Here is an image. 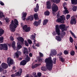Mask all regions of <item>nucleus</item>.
<instances>
[{
    "label": "nucleus",
    "instance_id": "c85d7f7f",
    "mask_svg": "<svg viewBox=\"0 0 77 77\" xmlns=\"http://www.w3.org/2000/svg\"><path fill=\"white\" fill-rule=\"evenodd\" d=\"M48 22V20L47 19L43 21V25H45L46 24H47V23Z\"/></svg>",
    "mask_w": 77,
    "mask_h": 77
},
{
    "label": "nucleus",
    "instance_id": "864d4df0",
    "mask_svg": "<svg viewBox=\"0 0 77 77\" xmlns=\"http://www.w3.org/2000/svg\"><path fill=\"white\" fill-rule=\"evenodd\" d=\"M39 55L41 57H43V54H42V53H41V52H39Z\"/></svg>",
    "mask_w": 77,
    "mask_h": 77
},
{
    "label": "nucleus",
    "instance_id": "f704fd0d",
    "mask_svg": "<svg viewBox=\"0 0 77 77\" xmlns=\"http://www.w3.org/2000/svg\"><path fill=\"white\" fill-rule=\"evenodd\" d=\"M14 22L16 25H17V26H18V21H17V20L16 19H14Z\"/></svg>",
    "mask_w": 77,
    "mask_h": 77
},
{
    "label": "nucleus",
    "instance_id": "6ab92c4d",
    "mask_svg": "<svg viewBox=\"0 0 77 77\" xmlns=\"http://www.w3.org/2000/svg\"><path fill=\"white\" fill-rule=\"evenodd\" d=\"M64 8L65 9V11H63V14H69V11H68V10H67V8H66V7H64Z\"/></svg>",
    "mask_w": 77,
    "mask_h": 77
},
{
    "label": "nucleus",
    "instance_id": "c9c22d12",
    "mask_svg": "<svg viewBox=\"0 0 77 77\" xmlns=\"http://www.w3.org/2000/svg\"><path fill=\"white\" fill-rule=\"evenodd\" d=\"M41 70H42V71H46V70H47V69H46V68H45V66H42L41 68Z\"/></svg>",
    "mask_w": 77,
    "mask_h": 77
},
{
    "label": "nucleus",
    "instance_id": "a19ab883",
    "mask_svg": "<svg viewBox=\"0 0 77 77\" xmlns=\"http://www.w3.org/2000/svg\"><path fill=\"white\" fill-rule=\"evenodd\" d=\"M56 58H54L53 59V63L54 64H56Z\"/></svg>",
    "mask_w": 77,
    "mask_h": 77
},
{
    "label": "nucleus",
    "instance_id": "e2e57ef3",
    "mask_svg": "<svg viewBox=\"0 0 77 77\" xmlns=\"http://www.w3.org/2000/svg\"><path fill=\"white\" fill-rule=\"evenodd\" d=\"M12 69L14 70H15V66H13V69Z\"/></svg>",
    "mask_w": 77,
    "mask_h": 77
},
{
    "label": "nucleus",
    "instance_id": "2eb2a0df",
    "mask_svg": "<svg viewBox=\"0 0 77 77\" xmlns=\"http://www.w3.org/2000/svg\"><path fill=\"white\" fill-rule=\"evenodd\" d=\"M57 54V52L56 50H52L51 51V53L50 54V56L52 55H56Z\"/></svg>",
    "mask_w": 77,
    "mask_h": 77
},
{
    "label": "nucleus",
    "instance_id": "09e8293b",
    "mask_svg": "<svg viewBox=\"0 0 77 77\" xmlns=\"http://www.w3.org/2000/svg\"><path fill=\"white\" fill-rule=\"evenodd\" d=\"M10 39L11 40V41H14V37L12 36H11L10 38Z\"/></svg>",
    "mask_w": 77,
    "mask_h": 77
},
{
    "label": "nucleus",
    "instance_id": "9b49d317",
    "mask_svg": "<svg viewBox=\"0 0 77 77\" xmlns=\"http://www.w3.org/2000/svg\"><path fill=\"white\" fill-rule=\"evenodd\" d=\"M23 29L26 32H30V27H27V25H25L23 27Z\"/></svg>",
    "mask_w": 77,
    "mask_h": 77
},
{
    "label": "nucleus",
    "instance_id": "ddd939ff",
    "mask_svg": "<svg viewBox=\"0 0 77 77\" xmlns=\"http://www.w3.org/2000/svg\"><path fill=\"white\" fill-rule=\"evenodd\" d=\"M56 32L58 35H60V29L59 28V25H57L56 26Z\"/></svg>",
    "mask_w": 77,
    "mask_h": 77
},
{
    "label": "nucleus",
    "instance_id": "1a4fd4ad",
    "mask_svg": "<svg viewBox=\"0 0 77 77\" xmlns=\"http://www.w3.org/2000/svg\"><path fill=\"white\" fill-rule=\"evenodd\" d=\"M52 9L53 12H56L58 11V7L55 4H53Z\"/></svg>",
    "mask_w": 77,
    "mask_h": 77
},
{
    "label": "nucleus",
    "instance_id": "39448f33",
    "mask_svg": "<svg viewBox=\"0 0 77 77\" xmlns=\"http://www.w3.org/2000/svg\"><path fill=\"white\" fill-rule=\"evenodd\" d=\"M30 57H29L28 55H26V61L25 60H23L21 62H20V65H25L27 62L30 61Z\"/></svg>",
    "mask_w": 77,
    "mask_h": 77
},
{
    "label": "nucleus",
    "instance_id": "f3484780",
    "mask_svg": "<svg viewBox=\"0 0 77 77\" xmlns=\"http://www.w3.org/2000/svg\"><path fill=\"white\" fill-rule=\"evenodd\" d=\"M21 54V53L20 51H17L16 53H15L14 55V56H16V58H18L19 57V55L18 54L20 55Z\"/></svg>",
    "mask_w": 77,
    "mask_h": 77
},
{
    "label": "nucleus",
    "instance_id": "49530a36",
    "mask_svg": "<svg viewBox=\"0 0 77 77\" xmlns=\"http://www.w3.org/2000/svg\"><path fill=\"white\" fill-rule=\"evenodd\" d=\"M64 53L65 54H68V52L67 51H64Z\"/></svg>",
    "mask_w": 77,
    "mask_h": 77
},
{
    "label": "nucleus",
    "instance_id": "69168bd1",
    "mask_svg": "<svg viewBox=\"0 0 77 77\" xmlns=\"http://www.w3.org/2000/svg\"><path fill=\"white\" fill-rule=\"evenodd\" d=\"M0 24L1 25H2V22L0 21Z\"/></svg>",
    "mask_w": 77,
    "mask_h": 77
},
{
    "label": "nucleus",
    "instance_id": "b1692460",
    "mask_svg": "<svg viewBox=\"0 0 77 77\" xmlns=\"http://www.w3.org/2000/svg\"><path fill=\"white\" fill-rule=\"evenodd\" d=\"M4 33L5 30L2 29H0V36H1Z\"/></svg>",
    "mask_w": 77,
    "mask_h": 77
},
{
    "label": "nucleus",
    "instance_id": "052dcab7",
    "mask_svg": "<svg viewBox=\"0 0 77 77\" xmlns=\"http://www.w3.org/2000/svg\"><path fill=\"white\" fill-rule=\"evenodd\" d=\"M32 47L34 49H36V47H35L34 46V45H33L32 46Z\"/></svg>",
    "mask_w": 77,
    "mask_h": 77
},
{
    "label": "nucleus",
    "instance_id": "4be33fe9",
    "mask_svg": "<svg viewBox=\"0 0 77 77\" xmlns=\"http://www.w3.org/2000/svg\"><path fill=\"white\" fill-rule=\"evenodd\" d=\"M33 16L31 15L30 16H29L27 19V20H30V21H33Z\"/></svg>",
    "mask_w": 77,
    "mask_h": 77
},
{
    "label": "nucleus",
    "instance_id": "8fccbe9b",
    "mask_svg": "<svg viewBox=\"0 0 77 77\" xmlns=\"http://www.w3.org/2000/svg\"><path fill=\"white\" fill-rule=\"evenodd\" d=\"M42 75V74H41V72H38L37 73V75L39 77H41V76Z\"/></svg>",
    "mask_w": 77,
    "mask_h": 77
},
{
    "label": "nucleus",
    "instance_id": "7ed1b4c3",
    "mask_svg": "<svg viewBox=\"0 0 77 77\" xmlns=\"http://www.w3.org/2000/svg\"><path fill=\"white\" fill-rule=\"evenodd\" d=\"M59 28L61 30H62V32H61V35L63 36H64L65 35V32L64 31H66L67 30V29L66 28L65 25L63 24H62L59 25Z\"/></svg>",
    "mask_w": 77,
    "mask_h": 77
},
{
    "label": "nucleus",
    "instance_id": "473e14b6",
    "mask_svg": "<svg viewBox=\"0 0 77 77\" xmlns=\"http://www.w3.org/2000/svg\"><path fill=\"white\" fill-rule=\"evenodd\" d=\"M39 64H35V65L32 66V68L33 69L35 68H36V67H37V66H39Z\"/></svg>",
    "mask_w": 77,
    "mask_h": 77
},
{
    "label": "nucleus",
    "instance_id": "4c0bfd02",
    "mask_svg": "<svg viewBox=\"0 0 77 77\" xmlns=\"http://www.w3.org/2000/svg\"><path fill=\"white\" fill-rule=\"evenodd\" d=\"M75 54V52L73 51H72L70 52V54L71 56H74Z\"/></svg>",
    "mask_w": 77,
    "mask_h": 77
},
{
    "label": "nucleus",
    "instance_id": "9d476101",
    "mask_svg": "<svg viewBox=\"0 0 77 77\" xmlns=\"http://www.w3.org/2000/svg\"><path fill=\"white\" fill-rule=\"evenodd\" d=\"M7 62L9 66H10V65H12L13 63H14V60L11 57H8V58L7 60Z\"/></svg>",
    "mask_w": 77,
    "mask_h": 77
},
{
    "label": "nucleus",
    "instance_id": "72a5a7b5",
    "mask_svg": "<svg viewBox=\"0 0 77 77\" xmlns=\"http://www.w3.org/2000/svg\"><path fill=\"white\" fill-rule=\"evenodd\" d=\"M72 8V10L73 11H75L77 10V7L74 5L73 6Z\"/></svg>",
    "mask_w": 77,
    "mask_h": 77
},
{
    "label": "nucleus",
    "instance_id": "393cba45",
    "mask_svg": "<svg viewBox=\"0 0 77 77\" xmlns=\"http://www.w3.org/2000/svg\"><path fill=\"white\" fill-rule=\"evenodd\" d=\"M24 50L23 51V53L25 54V53H26L28 54V50L27 48H24Z\"/></svg>",
    "mask_w": 77,
    "mask_h": 77
},
{
    "label": "nucleus",
    "instance_id": "4468645a",
    "mask_svg": "<svg viewBox=\"0 0 77 77\" xmlns=\"http://www.w3.org/2000/svg\"><path fill=\"white\" fill-rule=\"evenodd\" d=\"M1 66H2V68H4V69H6V68H7L8 67V65L7 64L3 63L1 64Z\"/></svg>",
    "mask_w": 77,
    "mask_h": 77
},
{
    "label": "nucleus",
    "instance_id": "f257e3e1",
    "mask_svg": "<svg viewBox=\"0 0 77 77\" xmlns=\"http://www.w3.org/2000/svg\"><path fill=\"white\" fill-rule=\"evenodd\" d=\"M46 63V67L49 71H51L53 67V61L51 58H46L45 60Z\"/></svg>",
    "mask_w": 77,
    "mask_h": 77
},
{
    "label": "nucleus",
    "instance_id": "6e6552de",
    "mask_svg": "<svg viewBox=\"0 0 77 77\" xmlns=\"http://www.w3.org/2000/svg\"><path fill=\"white\" fill-rule=\"evenodd\" d=\"M8 50V45L6 44H0V50Z\"/></svg>",
    "mask_w": 77,
    "mask_h": 77
},
{
    "label": "nucleus",
    "instance_id": "aec40b11",
    "mask_svg": "<svg viewBox=\"0 0 77 77\" xmlns=\"http://www.w3.org/2000/svg\"><path fill=\"white\" fill-rule=\"evenodd\" d=\"M34 19L35 20H39V18H38V14L37 13H36L34 15Z\"/></svg>",
    "mask_w": 77,
    "mask_h": 77
},
{
    "label": "nucleus",
    "instance_id": "a878e982",
    "mask_svg": "<svg viewBox=\"0 0 77 77\" xmlns=\"http://www.w3.org/2000/svg\"><path fill=\"white\" fill-rule=\"evenodd\" d=\"M19 43H17V48L16 49V50H20V48H22V46L20 45H18Z\"/></svg>",
    "mask_w": 77,
    "mask_h": 77
},
{
    "label": "nucleus",
    "instance_id": "7c9ffc66",
    "mask_svg": "<svg viewBox=\"0 0 77 77\" xmlns=\"http://www.w3.org/2000/svg\"><path fill=\"white\" fill-rule=\"evenodd\" d=\"M4 41V38L2 36L0 37V43H3Z\"/></svg>",
    "mask_w": 77,
    "mask_h": 77
},
{
    "label": "nucleus",
    "instance_id": "37998d69",
    "mask_svg": "<svg viewBox=\"0 0 77 77\" xmlns=\"http://www.w3.org/2000/svg\"><path fill=\"white\" fill-rule=\"evenodd\" d=\"M38 24H39L38 23V22L35 21L34 22L35 26H37L38 25Z\"/></svg>",
    "mask_w": 77,
    "mask_h": 77
},
{
    "label": "nucleus",
    "instance_id": "de8ad7c7",
    "mask_svg": "<svg viewBox=\"0 0 77 77\" xmlns=\"http://www.w3.org/2000/svg\"><path fill=\"white\" fill-rule=\"evenodd\" d=\"M28 41L29 44H32V42L30 39L28 40Z\"/></svg>",
    "mask_w": 77,
    "mask_h": 77
},
{
    "label": "nucleus",
    "instance_id": "58836bf2",
    "mask_svg": "<svg viewBox=\"0 0 77 77\" xmlns=\"http://www.w3.org/2000/svg\"><path fill=\"white\" fill-rule=\"evenodd\" d=\"M70 32L71 33V35L73 36L74 38H76V36H75V35L74 34V33H72V31H70Z\"/></svg>",
    "mask_w": 77,
    "mask_h": 77
},
{
    "label": "nucleus",
    "instance_id": "423d86ee",
    "mask_svg": "<svg viewBox=\"0 0 77 77\" xmlns=\"http://www.w3.org/2000/svg\"><path fill=\"white\" fill-rule=\"evenodd\" d=\"M65 20V18L64 17V16L63 15L60 17V18L58 19L56 22L57 23H64V20Z\"/></svg>",
    "mask_w": 77,
    "mask_h": 77
},
{
    "label": "nucleus",
    "instance_id": "e433bc0d",
    "mask_svg": "<svg viewBox=\"0 0 77 77\" xmlns=\"http://www.w3.org/2000/svg\"><path fill=\"white\" fill-rule=\"evenodd\" d=\"M69 41L71 43H72L73 42L74 40H73V39H72V38L71 37H69Z\"/></svg>",
    "mask_w": 77,
    "mask_h": 77
},
{
    "label": "nucleus",
    "instance_id": "a211bd4d",
    "mask_svg": "<svg viewBox=\"0 0 77 77\" xmlns=\"http://www.w3.org/2000/svg\"><path fill=\"white\" fill-rule=\"evenodd\" d=\"M17 39L19 41H21V42L22 43V44H24V39L23 38L21 37H19L17 38Z\"/></svg>",
    "mask_w": 77,
    "mask_h": 77
},
{
    "label": "nucleus",
    "instance_id": "3c124183",
    "mask_svg": "<svg viewBox=\"0 0 77 77\" xmlns=\"http://www.w3.org/2000/svg\"><path fill=\"white\" fill-rule=\"evenodd\" d=\"M32 75H33L34 77H36V73L34 72L32 74Z\"/></svg>",
    "mask_w": 77,
    "mask_h": 77
},
{
    "label": "nucleus",
    "instance_id": "dca6fc26",
    "mask_svg": "<svg viewBox=\"0 0 77 77\" xmlns=\"http://www.w3.org/2000/svg\"><path fill=\"white\" fill-rule=\"evenodd\" d=\"M23 16L22 17V18L23 20H26V17L27 16V13L23 12L22 13Z\"/></svg>",
    "mask_w": 77,
    "mask_h": 77
},
{
    "label": "nucleus",
    "instance_id": "bb28decb",
    "mask_svg": "<svg viewBox=\"0 0 77 77\" xmlns=\"http://www.w3.org/2000/svg\"><path fill=\"white\" fill-rule=\"evenodd\" d=\"M12 46L14 49H16V47H15V42L14 41L13 42Z\"/></svg>",
    "mask_w": 77,
    "mask_h": 77
},
{
    "label": "nucleus",
    "instance_id": "603ef678",
    "mask_svg": "<svg viewBox=\"0 0 77 77\" xmlns=\"http://www.w3.org/2000/svg\"><path fill=\"white\" fill-rule=\"evenodd\" d=\"M5 20L7 23H8V22H9V19L8 18H6L5 19Z\"/></svg>",
    "mask_w": 77,
    "mask_h": 77
},
{
    "label": "nucleus",
    "instance_id": "a18cd8bd",
    "mask_svg": "<svg viewBox=\"0 0 77 77\" xmlns=\"http://www.w3.org/2000/svg\"><path fill=\"white\" fill-rule=\"evenodd\" d=\"M25 44L26 46H27V47H28V46H29V44H28V43H27V41H25Z\"/></svg>",
    "mask_w": 77,
    "mask_h": 77
},
{
    "label": "nucleus",
    "instance_id": "680f3d73",
    "mask_svg": "<svg viewBox=\"0 0 77 77\" xmlns=\"http://www.w3.org/2000/svg\"><path fill=\"white\" fill-rule=\"evenodd\" d=\"M35 46H36L37 47H39V44H37L35 45Z\"/></svg>",
    "mask_w": 77,
    "mask_h": 77
},
{
    "label": "nucleus",
    "instance_id": "cd10ccee",
    "mask_svg": "<svg viewBox=\"0 0 77 77\" xmlns=\"http://www.w3.org/2000/svg\"><path fill=\"white\" fill-rule=\"evenodd\" d=\"M71 2L72 5H76L77 4V0H71Z\"/></svg>",
    "mask_w": 77,
    "mask_h": 77
},
{
    "label": "nucleus",
    "instance_id": "c03bdc74",
    "mask_svg": "<svg viewBox=\"0 0 77 77\" xmlns=\"http://www.w3.org/2000/svg\"><path fill=\"white\" fill-rule=\"evenodd\" d=\"M59 58L60 59L61 62H64V60H63V59L62 57H59Z\"/></svg>",
    "mask_w": 77,
    "mask_h": 77
},
{
    "label": "nucleus",
    "instance_id": "ea45409f",
    "mask_svg": "<svg viewBox=\"0 0 77 77\" xmlns=\"http://www.w3.org/2000/svg\"><path fill=\"white\" fill-rule=\"evenodd\" d=\"M3 17V13L0 11V18H2Z\"/></svg>",
    "mask_w": 77,
    "mask_h": 77
},
{
    "label": "nucleus",
    "instance_id": "2f4dec72",
    "mask_svg": "<svg viewBox=\"0 0 77 77\" xmlns=\"http://www.w3.org/2000/svg\"><path fill=\"white\" fill-rule=\"evenodd\" d=\"M44 14L45 15H47V16L49 15L50 12H49L48 11H46L45 12Z\"/></svg>",
    "mask_w": 77,
    "mask_h": 77
},
{
    "label": "nucleus",
    "instance_id": "338daca9",
    "mask_svg": "<svg viewBox=\"0 0 77 77\" xmlns=\"http://www.w3.org/2000/svg\"><path fill=\"white\" fill-rule=\"evenodd\" d=\"M75 48L77 50V46H75Z\"/></svg>",
    "mask_w": 77,
    "mask_h": 77
},
{
    "label": "nucleus",
    "instance_id": "412c9836",
    "mask_svg": "<svg viewBox=\"0 0 77 77\" xmlns=\"http://www.w3.org/2000/svg\"><path fill=\"white\" fill-rule=\"evenodd\" d=\"M39 10V5L38 4H37L36 5V8H34V11L35 12H37Z\"/></svg>",
    "mask_w": 77,
    "mask_h": 77
},
{
    "label": "nucleus",
    "instance_id": "0eeeda50",
    "mask_svg": "<svg viewBox=\"0 0 77 77\" xmlns=\"http://www.w3.org/2000/svg\"><path fill=\"white\" fill-rule=\"evenodd\" d=\"M22 71H23L22 69H21V68H20L19 69V71L18 72L16 73L15 74H12L11 75V76L12 77H14L16 76H20L21 75Z\"/></svg>",
    "mask_w": 77,
    "mask_h": 77
},
{
    "label": "nucleus",
    "instance_id": "5fc2aeb1",
    "mask_svg": "<svg viewBox=\"0 0 77 77\" xmlns=\"http://www.w3.org/2000/svg\"><path fill=\"white\" fill-rule=\"evenodd\" d=\"M0 4L1 5H2V6H4V3H3V2H2L1 1L0 2Z\"/></svg>",
    "mask_w": 77,
    "mask_h": 77
},
{
    "label": "nucleus",
    "instance_id": "79ce46f5",
    "mask_svg": "<svg viewBox=\"0 0 77 77\" xmlns=\"http://www.w3.org/2000/svg\"><path fill=\"white\" fill-rule=\"evenodd\" d=\"M71 17V16H70V15L69 14H68L66 15V18L67 20H68L69 18Z\"/></svg>",
    "mask_w": 77,
    "mask_h": 77
},
{
    "label": "nucleus",
    "instance_id": "f8f14e48",
    "mask_svg": "<svg viewBox=\"0 0 77 77\" xmlns=\"http://www.w3.org/2000/svg\"><path fill=\"white\" fill-rule=\"evenodd\" d=\"M74 17V16L72 17V19L70 22L71 24H76V20L75 18H73Z\"/></svg>",
    "mask_w": 77,
    "mask_h": 77
},
{
    "label": "nucleus",
    "instance_id": "4d7b16f0",
    "mask_svg": "<svg viewBox=\"0 0 77 77\" xmlns=\"http://www.w3.org/2000/svg\"><path fill=\"white\" fill-rule=\"evenodd\" d=\"M3 69L1 68V67H0V72H2V71H3Z\"/></svg>",
    "mask_w": 77,
    "mask_h": 77
},
{
    "label": "nucleus",
    "instance_id": "bf43d9fd",
    "mask_svg": "<svg viewBox=\"0 0 77 77\" xmlns=\"http://www.w3.org/2000/svg\"><path fill=\"white\" fill-rule=\"evenodd\" d=\"M29 56L30 57H32V54L31 53H30L29 54Z\"/></svg>",
    "mask_w": 77,
    "mask_h": 77
},
{
    "label": "nucleus",
    "instance_id": "6e6d98bb",
    "mask_svg": "<svg viewBox=\"0 0 77 77\" xmlns=\"http://www.w3.org/2000/svg\"><path fill=\"white\" fill-rule=\"evenodd\" d=\"M57 56H62V52H60V53L59 54H58L57 55Z\"/></svg>",
    "mask_w": 77,
    "mask_h": 77
},
{
    "label": "nucleus",
    "instance_id": "774afa93",
    "mask_svg": "<svg viewBox=\"0 0 77 77\" xmlns=\"http://www.w3.org/2000/svg\"><path fill=\"white\" fill-rule=\"evenodd\" d=\"M19 60H22V58H20L19 59Z\"/></svg>",
    "mask_w": 77,
    "mask_h": 77
},
{
    "label": "nucleus",
    "instance_id": "f03ea898",
    "mask_svg": "<svg viewBox=\"0 0 77 77\" xmlns=\"http://www.w3.org/2000/svg\"><path fill=\"white\" fill-rule=\"evenodd\" d=\"M51 2L52 3H55L57 4V3H59L60 2V0H50V1L47 2L46 5H47V7L48 9H51Z\"/></svg>",
    "mask_w": 77,
    "mask_h": 77
},
{
    "label": "nucleus",
    "instance_id": "13d9d810",
    "mask_svg": "<svg viewBox=\"0 0 77 77\" xmlns=\"http://www.w3.org/2000/svg\"><path fill=\"white\" fill-rule=\"evenodd\" d=\"M38 24H39V23H41V20H40L38 21Z\"/></svg>",
    "mask_w": 77,
    "mask_h": 77
},
{
    "label": "nucleus",
    "instance_id": "0e129e2a",
    "mask_svg": "<svg viewBox=\"0 0 77 77\" xmlns=\"http://www.w3.org/2000/svg\"><path fill=\"white\" fill-rule=\"evenodd\" d=\"M25 77H29V75H27L26 76H25Z\"/></svg>",
    "mask_w": 77,
    "mask_h": 77
},
{
    "label": "nucleus",
    "instance_id": "20e7f679",
    "mask_svg": "<svg viewBox=\"0 0 77 77\" xmlns=\"http://www.w3.org/2000/svg\"><path fill=\"white\" fill-rule=\"evenodd\" d=\"M17 26L14 23V20H12L11 24L10 25V29L11 30V32H15V29L17 28Z\"/></svg>",
    "mask_w": 77,
    "mask_h": 77
},
{
    "label": "nucleus",
    "instance_id": "c756f323",
    "mask_svg": "<svg viewBox=\"0 0 77 77\" xmlns=\"http://www.w3.org/2000/svg\"><path fill=\"white\" fill-rule=\"evenodd\" d=\"M56 39L58 41H60L62 40L61 38L59 36H56Z\"/></svg>",
    "mask_w": 77,
    "mask_h": 77
},
{
    "label": "nucleus",
    "instance_id": "5701e85b",
    "mask_svg": "<svg viewBox=\"0 0 77 77\" xmlns=\"http://www.w3.org/2000/svg\"><path fill=\"white\" fill-rule=\"evenodd\" d=\"M36 35V34H34V35H31V38L32 39H33L34 40V44H36V43H35V42H36V40L34 39L35 38V35Z\"/></svg>",
    "mask_w": 77,
    "mask_h": 77
}]
</instances>
